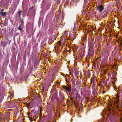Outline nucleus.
Returning <instances> with one entry per match:
<instances>
[{
	"instance_id": "f257e3e1",
	"label": "nucleus",
	"mask_w": 122,
	"mask_h": 122,
	"mask_svg": "<svg viewBox=\"0 0 122 122\" xmlns=\"http://www.w3.org/2000/svg\"><path fill=\"white\" fill-rule=\"evenodd\" d=\"M104 9V7L103 6L101 5L97 7V9L99 12H101Z\"/></svg>"
},
{
	"instance_id": "f03ea898",
	"label": "nucleus",
	"mask_w": 122,
	"mask_h": 122,
	"mask_svg": "<svg viewBox=\"0 0 122 122\" xmlns=\"http://www.w3.org/2000/svg\"><path fill=\"white\" fill-rule=\"evenodd\" d=\"M75 76H76L79 74V71L77 69H75Z\"/></svg>"
},
{
	"instance_id": "7ed1b4c3",
	"label": "nucleus",
	"mask_w": 122,
	"mask_h": 122,
	"mask_svg": "<svg viewBox=\"0 0 122 122\" xmlns=\"http://www.w3.org/2000/svg\"><path fill=\"white\" fill-rule=\"evenodd\" d=\"M23 13L21 11H19L18 12V14L19 15V20H20L21 18V13Z\"/></svg>"
},
{
	"instance_id": "20e7f679",
	"label": "nucleus",
	"mask_w": 122,
	"mask_h": 122,
	"mask_svg": "<svg viewBox=\"0 0 122 122\" xmlns=\"http://www.w3.org/2000/svg\"><path fill=\"white\" fill-rule=\"evenodd\" d=\"M0 13L2 16H6L7 12H0Z\"/></svg>"
},
{
	"instance_id": "39448f33",
	"label": "nucleus",
	"mask_w": 122,
	"mask_h": 122,
	"mask_svg": "<svg viewBox=\"0 0 122 122\" xmlns=\"http://www.w3.org/2000/svg\"><path fill=\"white\" fill-rule=\"evenodd\" d=\"M22 25V24H20L19 25V27L17 28V29L18 30H19L20 31H22L23 30L21 28V26Z\"/></svg>"
},
{
	"instance_id": "423d86ee",
	"label": "nucleus",
	"mask_w": 122,
	"mask_h": 122,
	"mask_svg": "<svg viewBox=\"0 0 122 122\" xmlns=\"http://www.w3.org/2000/svg\"><path fill=\"white\" fill-rule=\"evenodd\" d=\"M66 90L70 92L71 91V88H70L67 87Z\"/></svg>"
},
{
	"instance_id": "0eeeda50",
	"label": "nucleus",
	"mask_w": 122,
	"mask_h": 122,
	"mask_svg": "<svg viewBox=\"0 0 122 122\" xmlns=\"http://www.w3.org/2000/svg\"><path fill=\"white\" fill-rule=\"evenodd\" d=\"M20 22L21 23V24H22V25L23 23V20H21V18H20Z\"/></svg>"
},
{
	"instance_id": "6e6552de",
	"label": "nucleus",
	"mask_w": 122,
	"mask_h": 122,
	"mask_svg": "<svg viewBox=\"0 0 122 122\" xmlns=\"http://www.w3.org/2000/svg\"><path fill=\"white\" fill-rule=\"evenodd\" d=\"M67 87L66 86H62V87H63V88L64 89H65V90H66V88Z\"/></svg>"
},
{
	"instance_id": "1a4fd4ad",
	"label": "nucleus",
	"mask_w": 122,
	"mask_h": 122,
	"mask_svg": "<svg viewBox=\"0 0 122 122\" xmlns=\"http://www.w3.org/2000/svg\"><path fill=\"white\" fill-rule=\"evenodd\" d=\"M71 81L73 84L75 83V80L73 79L71 80Z\"/></svg>"
},
{
	"instance_id": "9d476101",
	"label": "nucleus",
	"mask_w": 122,
	"mask_h": 122,
	"mask_svg": "<svg viewBox=\"0 0 122 122\" xmlns=\"http://www.w3.org/2000/svg\"><path fill=\"white\" fill-rule=\"evenodd\" d=\"M117 101L118 102H119V100L118 99V97L117 96Z\"/></svg>"
},
{
	"instance_id": "9b49d317",
	"label": "nucleus",
	"mask_w": 122,
	"mask_h": 122,
	"mask_svg": "<svg viewBox=\"0 0 122 122\" xmlns=\"http://www.w3.org/2000/svg\"><path fill=\"white\" fill-rule=\"evenodd\" d=\"M4 11V10L3 9H2V10H1L0 12H3Z\"/></svg>"
},
{
	"instance_id": "f8f14e48",
	"label": "nucleus",
	"mask_w": 122,
	"mask_h": 122,
	"mask_svg": "<svg viewBox=\"0 0 122 122\" xmlns=\"http://www.w3.org/2000/svg\"><path fill=\"white\" fill-rule=\"evenodd\" d=\"M11 96H12V94H11V93H10V95L9 96L10 97H11Z\"/></svg>"
},
{
	"instance_id": "ddd939ff",
	"label": "nucleus",
	"mask_w": 122,
	"mask_h": 122,
	"mask_svg": "<svg viewBox=\"0 0 122 122\" xmlns=\"http://www.w3.org/2000/svg\"><path fill=\"white\" fill-rule=\"evenodd\" d=\"M93 80H91V83H92V82H93Z\"/></svg>"
},
{
	"instance_id": "4468645a",
	"label": "nucleus",
	"mask_w": 122,
	"mask_h": 122,
	"mask_svg": "<svg viewBox=\"0 0 122 122\" xmlns=\"http://www.w3.org/2000/svg\"><path fill=\"white\" fill-rule=\"evenodd\" d=\"M61 75H62V73H61Z\"/></svg>"
},
{
	"instance_id": "2eb2a0df",
	"label": "nucleus",
	"mask_w": 122,
	"mask_h": 122,
	"mask_svg": "<svg viewBox=\"0 0 122 122\" xmlns=\"http://www.w3.org/2000/svg\"><path fill=\"white\" fill-rule=\"evenodd\" d=\"M58 84L59 85V83H58Z\"/></svg>"
},
{
	"instance_id": "dca6fc26",
	"label": "nucleus",
	"mask_w": 122,
	"mask_h": 122,
	"mask_svg": "<svg viewBox=\"0 0 122 122\" xmlns=\"http://www.w3.org/2000/svg\"><path fill=\"white\" fill-rule=\"evenodd\" d=\"M121 120V121H122V120Z\"/></svg>"
},
{
	"instance_id": "f3484780",
	"label": "nucleus",
	"mask_w": 122,
	"mask_h": 122,
	"mask_svg": "<svg viewBox=\"0 0 122 122\" xmlns=\"http://www.w3.org/2000/svg\"><path fill=\"white\" fill-rule=\"evenodd\" d=\"M33 8V7H32L31 8Z\"/></svg>"
},
{
	"instance_id": "a211bd4d",
	"label": "nucleus",
	"mask_w": 122,
	"mask_h": 122,
	"mask_svg": "<svg viewBox=\"0 0 122 122\" xmlns=\"http://www.w3.org/2000/svg\"><path fill=\"white\" fill-rule=\"evenodd\" d=\"M116 90V88H114Z\"/></svg>"
},
{
	"instance_id": "6ab92c4d",
	"label": "nucleus",
	"mask_w": 122,
	"mask_h": 122,
	"mask_svg": "<svg viewBox=\"0 0 122 122\" xmlns=\"http://www.w3.org/2000/svg\"><path fill=\"white\" fill-rule=\"evenodd\" d=\"M118 89L119 90V87L118 88Z\"/></svg>"
}]
</instances>
